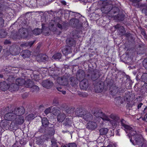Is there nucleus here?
<instances>
[{"label": "nucleus", "mask_w": 147, "mask_h": 147, "mask_svg": "<svg viewBox=\"0 0 147 147\" xmlns=\"http://www.w3.org/2000/svg\"><path fill=\"white\" fill-rule=\"evenodd\" d=\"M102 119L107 122H109L113 128L116 127L119 125V122L127 133H129L127 135L130 139V141L134 145L138 144L141 145V147H147L146 141L141 135L138 134L134 129L126 125V121L122 119L120 120L119 117L116 115L111 114L109 116H105L102 118Z\"/></svg>", "instance_id": "nucleus-1"}, {"label": "nucleus", "mask_w": 147, "mask_h": 147, "mask_svg": "<svg viewBox=\"0 0 147 147\" xmlns=\"http://www.w3.org/2000/svg\"><path fill=\"white\" fill-rule=\"evenodd\" d=\"M24 109L23 108H18L16 109L12 112L6 114L4 117L5 120H3L0 123L1 125L3 123H6L7 120L14 121L17 114L19 116L20 115H23L24 113Z\"/></svg>", "instance_id": "nucleus-2"}, {"label": "nucleus", "mask_w": 147, "mask_h": 147, "mask_svg": "<svg viewBox=\"0 0 147 147\" xmlns=\"http://www.w3.org/2000/svg\"><path fill=\"white\" fill-rule=\"evenodd\" d=\"M26 78H25V80L23 79L19 78L17 79L16 81V84L17 85L16 86V88H18V86H22L24 85L25 86L28 87H30L32 86L31 83H30V85H28V83L30 82H31L30 80H28L27 79L26 80Z\"/></svg>", "instance_id": "nucleus-3"}, {"label": "nucleus", "mask_w": 147, "mask_h": 147, "mask_svg": "<svg viewBox=\"0 0 147 147\" xmlns=\"http://www.w3.org/2000/svg\"><path fill=\"white\" fill-rule=\"evenodd\" d=\"M57 25L58 27L60 29H62L63 28L62 25L60 24L59 23H58L57 24L56 23V22L54 20H51L49 23V29L53 32H55L56 31Z\"/></svg>", "instance_id": "nucleus-4"}, {"label": "nucleus", "mask_w": 147, "mask_h": 147, "mask_svg": "<svg viewBox=\"0 0 147 147\" xmlns=\"http://www.w3.org/2000/svg\"><path fill=\"white\" fill-rule=\"evenodd\" d=\"M20 49L19 47L14 45L10 48L9 51H7V53L9 55V53L12 55H16L20 53Z\"/></svg>", "instance_id": "nucleus-5"}, {"label": "nucleus", "mask_w": 147, "mask_h": 147, "mask_svg": "<svg viewBox=\"0 0 147 147\" xmlns=\"http://www.w3.org/2000/svg\"><path fill=\"white\" fill-rule=\"evenodd\" d=\"M22 115H20L19 116L17 114L14 121H13L11 124V126L14 124L15 125L22 124L24 122V117L22 116Z\"/></svg>", "instance_id": "nucleus-6"}, {"label": "nucleus", "mask_w": 147, "mask_h": 147, "mask_svg": "<svg viewBox=\"0 0 147 147\" xmlns=\"http://www.w3.org/2000/svg\"><path fill=\"white\" fill-rule=\"evenodd\" d=\"M43 26V24L42 25V30L38 28L34 30L33 31V34L36 35H37L39 34L41 32H42L43 34L45 35H48L49 34V32H45V30H44Z\"/></svg>", "instance_id": "nucleus-7"}, {"label": "nucleus", "mask_w": 147, "mask_h": 147, "mask_svg": "<svg viewBox=\"0 0 147 147\" xmlns=\"http://www.w3.org/2000/svg\"><path fill=\"white\" fill-rule=\"evenodd\" d=\"M57 81L59 84L63 86H66L68 84L67 79L64 77L62 78L58 77Z\"/></svg>", "instance_id": "nucleus-8"}, {"label": "nucleus", "mask_w": 147, "mask_h": 147, "mask_svg": "<svg viewBox=\"0 0 147 147\" xmlns=\"http://www.w3.org/2000/svg\"><path fill=\"white\" fill-rule=\"evenodd\" d=\"M36 59L38 61L45 62L47 60L48 57L46 55L40 54L37 56Z\"/></svg>", "instance_id": "nucleus-9"}, {"label": "nucleus", "mask_w": 147, "mask_h": 147, "mask_svg": "<svg viewBox=\"0 0 147 147\" xmlns=\"http://www.w3.org/2000/svg\"><path fill=\"white\" fill-rule=\"evenodd\" d=\"M79 116L82 117L86 121L91 120L92 119V115L89 113H86L84 114H80Z\"/></svg>", "instance_id": "nucleus-10"}, {"label": "nucleus", "mask_w": 147, "mask_h": 147, "mask_svg": "<svg viewBox=\"0 0 147 147\" xmlns=\"http://www.w3.org/2000/svg\"><path fill=\"white\" fill-rule=\"evenodd\" d=\"M88 86V82L87 80L84 79L81 81L80 83V87L81 89L86 90Z\"/></svg>", "instance_id": "nucleus-11"}, {"label": "nucleus", "mask_w": 147, "mask_h": 147, "mask_svg": "<svg viewBox=\"0 0 147 147\" xmlns=\"http://www.w3.org/2000/svg\"><path fill=\"white\" fill-rule=\"evenodd\" d=\"M53 85V82L49 80H44L42 83V86L47 88H51Z\"/></svg>", "instance_id": "nucleus-12"}, {"label": "nucleus", "mask_w": 147, "mask_h": 147, "mask_svg": "<svg viewBox=\"0 0 147 147\" xmlns=\"http://www.w3.org/2000/svg\"><path fill=\"white\" fill-rule=\"evenodd\" d=\"M97 127V124L94 122L90 121L87 124V128L91 130L94 129L96 128Z\"/></svg>", "instance_id": "nucleus-13"}, {"label": "nucleus", "mask_w": 147, "mask_h": 147, "mask_svg": "<svg viewBox=\"0 0 147 147\" xmlns=\"http://www.w3.org/2000/svg\"><path fill=\"white\" fill-rule=\"evenodd\" d=\"M62 51L63 54L65 55L71 52V50L70 47L67 46H65L63 47Z\"/></svg>", "instance_id": "nucleus-14"}, {"label": "nucleus", "mask_w": 147, "mask_h": 147, "mask_svg": "<svg viewBox=\"0 0 147 147\" xmlns=\"http://www.w3.org/2000/svg\"><path fill=\"white\" fill-rule=\"evenodd\" d=\"M22 56L24 58H28L31 55L30 51L28 50H24L22 52Z\"/></svg>", "instance_id": "nucleus-15"}, {"label": "nucleus", "mask_w": 147, "mask_h": 147, "mask_svg": "<svg viewBox=\"0 0 147 147\" xmlns=\"http://www.w3.org/2000/svg\"><path fill=\"white\" fill-rule=\"evenodd\" d=\"M66 42L68 46H72L75 43V42L72 38H67L66 40Z\"/></svg>", "instance_id": "nucleus-16"}, {"label": "nucleus", "mask_w": 147, "mask_h": 147, "mask_svg": "<svg viewBox=\"0 0 147 147\" xmlns=\"http://www.w3.org/2000/svg\"><path fill=\"white\" fill-rule=\"evenodd\" d=\"M65 118V115L62 113L59 114L57 117V120L59 122H62Z\"/></svg>", "instance_id": "nucleus-17"}, {"label": "nucleus", "mask_w": 147, "mask_h": 147, "mask_svg": "<svg viewBox=\"0 0 147 147\" xmlns=\"http://www.w3.org/2000/svg\"><path fill=\"white\" fill-rule=\"evenodd\" d=\"M0 86L1 89L4 91L7 90L9 88V86L5 82L1 83Z\"/></svg>", "instance_id": "nucleus-18"}, {"label": "nucleus", "mask_w": 147, "mask_h": 147, "mask_svg": "<svg viewBox=\"0 0 147 147\" xmlns=\"http://www.w3.org/2000/svg\"><path fill=\"white\" fill-rule=\"evenodd\" d=\"M118 91V88L116 86L113 87L110 89L111 93L113 96L115 95L117 93Z\"/></svg>", "instance_id": "nucleus-19"}, {"label": "nucleus", "mask_w": 147, "mask_h": 147, "mask_svg": "<svg viewBox=\"0 0 147 147\" xmlns=\"http://www.w3.org/2000/svg\"><path fill=\"white\" fill-rule=\"evenodd\" d=\"M108 129L106 128H102L99 130L100 134L101 135H105L107 133Z\"/></svg>", "instance_id": "nucleus-20"}, {"label": "nucleus", "mask_w": 147, "mask_h": 147, "mask_svg": "<svg viewBox=\"0 0 147 147\" xmlns=\"http://www.w3.org/2000/svg\"><path fill=\"white\" fill-rule=\"evenodd\" d=\"M109 5H106L105 7H103L101 8V11H102V13H107L109 11H110L111 10V9L108 8Z\"/></svg>", "instance_id": "nucleus-21"}, {"label": "nucleus", "mask_w": 147, "mask_h": 147, "mask_svg": "<svg viewBox=\"0 0 147 147\" xmlns=\"http://www.w3.org/2000/svg\"><path fill=\"white\" fill-rule=\"evenodd\" d=\"M34 41H31L29 42L24 43L21 45L22 47H30L33 45L34 43Z\"/></svg>", "instance_id": "nucleus-22"}, {"label": "nucleus", "mask_w": 147, "mask_h": 147, "mask_svg": "<svg viewBox=\"0 0 147 147\" xmlns=\"http://www.w3.org/2000/svg\"><path fill=\"white\" fill-rule=\"evenodd\" d=\"M70 81L71 83V84L72 85L76 84L78 83V80L74 77H72L70 78Z\"/></svg>", "instance_id": "nucleus-23"}, {"label": "nucleus", "mask_w": 147, "mask_h": 147, "mask_svg": "<svg viewBox=\"0 0 147 147\" xmlns=\"http://www.w3.org/2000/svg\"><path fill=\"white\" fill-rule=\"evenodd\" d=\"M31 82H30L29 83H28V85H30V83H31L32 85V86L31 87H30L31 88V90H32V89H33V91H36V90H39V88L38 87V86L36 85H33V83L30 80ZM30 88V87H29Z\"/></svg>", "instance_id": "nucleus-24"}, {"label": "nucleus", "mask_w": 147, "mask_h": 147, "mask_svg": "<svg viewBox=\"0 0 147 147\" xmlns=\"http://www.w3.org/2000/svg\"><path fill=\"white\" fill-rule=\"evenodd\" d=\"M42 123L43 126L47 125L49 123L47 119L46 118H43L42 119Z\"/></svg>", "instance_id": "nucleus-25"}, {"label": "nucleus", "mask_w": 147, "mask_h": 147, "mask_svg": "<svg viewBox=\"0 0 147 147\" xmlns=\"http://www.w3.org/2000/svg\"><path fill=\"white\" fill-rule=\"evenodd\" d=\"M61 53H59L55 54L53 56V58L55 59H59L61 58Z\"/></svg>", "instance_id": "nucleus-26"}, {"label": "nucleus", "mask_w": 147, "mask_h": 147, "mask_svg": "<svg viewBox=\"0 0 147 147\" xmlns=\"http://www.w3.org/2000/svg\"><path fill=\"white\" fill-rule=\"evenodd\" d=\"M51 147H58L57 144L56 140L54 138L52 139L51 140Z\"/></svg>", "instance_id": "nucleus-27"}, {"label": "nucleus", "mask_w": 147, "mask_h": 147, "mask_svg": "<svg viewBox=\"0 0 147 147\" xmlns=\"http://www.w3.org/2000/svg\"><path fill=\"white\" fill-rule=\"evenodd\" d=\"M142 79L144 81H147V73H144L141 77Z\"/></svg>", "instance_id": "nucleus-28"}, {"label": "nucleus", "mask_w": 147, "mask_h": 147, "mask_svg": "<svg viewBox=\"0 0 147 147\" xmlns=\"http://www.w3.org/2000/svg\"><path fill=\"white\" fill-rule=\"evenodd\" d=\"M27 30L26 29L24 28H22L19 30V32L21 33H23V34H24L26 33V32H27Z\"/></svg>", "instance_id": "nucleus-29"}, {"label": "nucleus", "mask_w": 147, "mask_h": 147, "mask_svg": "<svg viewBox=\"0 0 147 147\" xmlns=\"http://www.w3.org/2000/svg\"><path fill=\"white\" fill-rule=\"evenodd\" d=\"M99 86V87L97 88V91L98 92H100L102 91L103 89V85H101V84H100Z\"/></svg>", "instance_id": "nucleus-30"}, {"label": "nucleus", "mask_w": 147, "mask_h": 147, "mask_svg": "<svg viewBox=\"0 0 147 147\" xmlns=\"http://www.w3.org/2000/svg\"><path fill=\"white\" fill-rule=\"evenodd\" d=\"M53 114L55 115H56L59 112V110H58L57 108H53Z\"/></svg>", "instance_id": "nucleus-31"}, {"label": "nucleus", "mask_w": 147, "mask_h": 147, "mask_svg": "<svg viewBox=\"0 0 147 147\" xmlns=\"http://www.w3.org/2000/svg\"><path fill=\"white\" fill-rule=\"evenodd\" d=\"M143 64L144 67L147 69V58L145 59L143 61Z\"/></svg>", "instance_id": "nucleus-32"}, {"label": "nucleus", "mask_w": 147, "mask_h": 147, "mask_svg": "<svg viewBox=\"0 0 147 147\" xmlns=\"http://www.w3.org/2000/svg\"><path fill=\"white\" fill-rule=\"evenodd\" d=\"M51 108L52 107H49L45 111V113L47 115L49 113L51 112Z\"/></svg>", "instance_id": "nucleus-33"}, {"label": "nucleus", "mask_w": 147, "mask_h": 147, "mask_svg": "<svg viewBox=\"0 0 147 147\" xmlns=\"http://www.w3.org/2000/svg\"><path fill=\"white\" fill-rule=\"evenodd\" d=\"M67 147H77L76 144L74 143H71L68 144Z\"/></svg>", "instance_id": "nucleus-34"}, {"label": "nucleus", "mask_w": 147, "mask_h": 147, "mask_svg": "<svg viewBox=\"0 0 147 147\" xmlns=\"http://www.w3.org/2000/svg\"><path fill=\"white\" fill-rule=\"evenodd\" d=\"M66 123H65L64 124H65V125H69L71 122V121L69 118H67L66 119Z\"/></svg>", "instance_id": "nucleus-35"}, {"label": "nucleus", "mask_w": 147, "mask_h": 147, "mask_svg": "<svg viewBox=\"0 0 147 147\" xmlns=\"http://www.w3.org/2000/svg\"><path fill=\"white\" fill-rule=\"evenodd\" d=\"M58 103V101L56 98H55L53 101V104L54 105H56Z\"/></svg>", "instance_id": "nucleus-36"}, {"label": "nucleus", "mask_w": 147, "mask_h": 147, "mask_svg": "<svg viewBox=\"0 0 147 147\" xmlns=\"http://www.w3.org/2000/svg\"><path fill=\"white\" fill-rule=\"evenodd\" d=\"M4 22V20L2 18H0V27L3 26Z\"/></svg>", "instance_id": "nucleus-37"}, {"label": "nucleus", "mask_w": 147, "mask_h": 147, "mask_svg": "<svg viewBox=\"0 0 147 147\" xmlns=\"http://www.w3.org/2000/svg\"><path fill=\"white\" fill-rule=\"evenodd\" d=\"M28 118L33 119L35 117V116L33 114H30L28 116Z\"/></svg>", "instance_id": "nucleus-38"}, {"label": "nucleus", "mask_w": 147, "mask_h": 147, "mask_svg": "<svg viewBox=\"0 0 147 147\" xmlns=\"http://www.w3.org/2000/svg\"><path fill=\"white\" fill-rule=\"evenodd\" d=\"M10 43V42L9 40H5V42H4V44H9Z\"/></svg>", "instance_id": "nucleus-39"}, {"label": "nucleus", "mask_w": 147, "mask_h": 147, "mask_svg": "<svg viewBox=\"0 0 147 147\" xmlns=\"http://www.w3.org/2000/svg\"><path fill=\"white\" fill-rule=\"evenodd\" d=\"M142 105H143L142 103H141L139 104L138 106V109H139L141 107V106Z\"/></svg>", "instance_id": "nucleus-40"}, {"label": "nucleus", "mask_w": 147, "mask_h": 147, "mask_svg": "<svg viewBox=\"0 0 147 147\" xmlns=\"http://www.w3.org/2000/svg\"><path fill=\"white\" fill-rule=\"evenodd\" d=\"M61 3L63 5H66V2L65 1H61Z\"/></svg>", "instance_id": "nucleus-41"}, {"label": "nucleus", "mask_w": 147, "mask_h": 147, "mask_svg": "<svg viewBox=\"0 0 147 147\" xmlns=\"http://www.w3.org/2000/svg\"><path fill=\"white\" fill-rule=\"evenodd\" d=\"M147 119V114L145 115L144 116V118L143 119V120H145Z\"/></svg>", "instance_id": "nucleus-42"}, {"label": "nucleus", "mask_w": 147, "mask_h": 147, "mask_svg": "<svg viewBox=\"0 0 147 147\" xmlns=\"http://www.w3.org/2000/svg\"><path fill=\"white\" fill-rule=\"evenodd\" d=\"M119 25L117 24L115 26V28H119Z\"/></svg>", "instance_id": "nucleus-43"}, {"label": "nucleus", "mask_w": 147, "mask_h": 147, "mask_svg": "<svg viewBox=\"0 0 147 147\" xmlns=\"http://www.w3.org/2000/svg\"><path fill=\"white\" fill-rule=\"evenodd\" d=\"M62 93L63 94H66V92L65 91H62Z\"/></svg>", "instance_id": "nucleus-44"}, {"label": "nucleus", "mask_w": 147, "mask_h": 147, "mask_svg": "<svg viewBox=\"0 0 147 147\" xmlns=\"http://www.w3.org/2000/svg\"><path fill=\"white\" fill-rule=\"evenodd\" d=\"M57 90L58 91H61V90H60V89H61V88H57Z\"/></svg>", "instance_id": "nucleus-45"}, {"label": "nucleus", "mask_w": 147, "mask_h": 147, "mask_svg": "<svg viewBox=\"0 0 147 147\" xmlns=\"http://www.w3.org/2000/svg\"><path fill=\"white\" fill-rule=\"evenodd\" d=\"M3 75L0 74V78H2L3 77Z\"/></svg>", "instance_id": "nucleus-46"}, {"label": "nucleus", "mask_w": 147, "mask_h": 147, "mask_svg": "<svg viewBox=\"0 0 147 147\" xmlns=\"http://www.w3.org/2000/svg\"><path fill=\"white\" fill-rule=\"evenodd\" d=\"M2 50V47L1 46H0V52H1Z\"/></svg>", "instance_id": "nucleus-47"}, {"label": "nucleus", "mask_w": 147, "mask_h": 147, "mask_svg": "<svg viewBox=\"0 0 147 147\" xmlns=\"http://www.w3.org/2000/svg\"><path fill=\"white\" fill-rule=\"evenodd\" d=\"M2 127L1 126H0V132H1L2 131Z\"/></svg>", "instance_id": "nucleus-48"}, {"label": "nucleus", "mask_w": 147, "mask_h": 147, "mask_svg": "<svg viewBox=\"0 0 147 147\" xmlns=\"http://www.w3.org/2000/svg\"><path fill=\"white\" fill-rule=\"evenodd\" d=\"M61 147H66V146H65V145H62L61 146Z\"/></svg>", "instance_id": "nucleus-49"}, {"label": "nucleus", "mask_w": 147, "mask_h": 147, "mask_svg": "<svg viewBox=\"0 0 147 147\" xmlns=\"http://www.w3.org/2000/svg\"><path fill=\"white\" fill-rule=\"evenodd\" d=\"M62 132L63 133H66V132H67V131H62Z\"/></svg>", "instance_id": "nucleus-50"}, {"label": "nucleus", "mask_w": 147, "mask_h": 147, "mask_svg": "<svg viewBox=\"0 0 147 147\" xmlns=\"http://www.w3.org/2000/svg\"><path fill=\"white\" fill-rule=\"evenodd\" d=\"M124 30H123V31H121V32L122 33H123L124 32Z\"/></svg>", "instance_id": "nucleus-51"}, {"label": "nucleus", "mask_w": 147, "mask_h": 147, "mask_svg": "<svg viewBox=\"0 0 147 147\" xmlns=\"http://www.w3.org/2000/svg\"><path fill=\"white\" fill-rule=\"evenodd\" d=\"M120 28H121L123 29H124V28L123 27H120Z\"/></svg>", "instance_id": "nucleus-52"}, {"label": "nucleus", "mask_w": 147, "mask_h": 147, "mask_svg": "<svg viewBox=\"0 0 147 147\" xmlns=\"http://www.w3.org/2000/svg\"><path fill=\"white\" fill-rule=\"evenodd\" d=\"M146 15H147V11L146 12Z\"/></svg>", "instance_id": "nucleus-53"}, {"label": "nucleus", "mask_w": 147, "mask_h": 147, "mask_svg": "<svg viewBox=\"0 0 147 147\" xmlns=\"http://www.w3.org/2000/svg\"><path fill=\"white\" fill-rule=\"evenodd\" d=\"M116 135H119V134H118V133L116 134Z\"/></svg>", "instance_id": "nucleus-54"}, {"label": "nucleus", "mask_w": 147, "mask_h": 147, "mask_svg": "<svg viewBox=\"0 0 147 147\" xmlns=\"http://www.w3.org/2000/svg\"><path fill=\"white\" fill-rule=\"evenodd\" d=\"M4 125V127L5 126H6L5 124L4 125Z\"/></svg>", "instance_id": "nucleus-55"}, {"label": "nucleus", "mask_w": 147, "mask_h": 147, "mask_svg": "<svg viewBox=\"0 0 147 147\" xmlns=\"http://www.w3.org/2000/svg\"><path fill=\"white\" fill-rule=\"evenodd\" d=\"M8 125V124H7L6 125V126H7V125Z\"/></svg>", "instance_id": "nucleus-56"}, {"label": "nucleus", "mask_w": 147, "mask_h": 147, "mask_svg": "<svg viewBox=\"0 0 147 147\" xmlns=\"http://www.w3.org/2000/svg\"><path fill=\"white\" fill-rule=\"evenodd\" d=\"M54 134V133H53V135Z\"/></svg>", "instance_id": "nucleus-57"}, {"label": "nucleus", "mask_w": 147, "mask_h": 147, "mask_svg": "<svg viewBox=\"0 0 147 147\" xmlns=\"http://www.w3.org/2000/svg\"><path fill=\"white\" fill-rule=\"evenodd\" d=\"M12 38H14L13 37V36L12 37Z\"/></svg>", "instance_id": "nucleus-58"}, {"label": "nucleus", "mask_w": 147, "mask_h": 147, "mask_svg": "<svg viewBox=\"0 0 147 147\" xmlns=\"http://www.w3.org/2000/svg\"><path fill=\"white\" fill-rule=\"evenodd\" d=\"M146 27H147V26H146Z\"/></svg>", "instance_id": "nucleus-59"}]
</instances>
